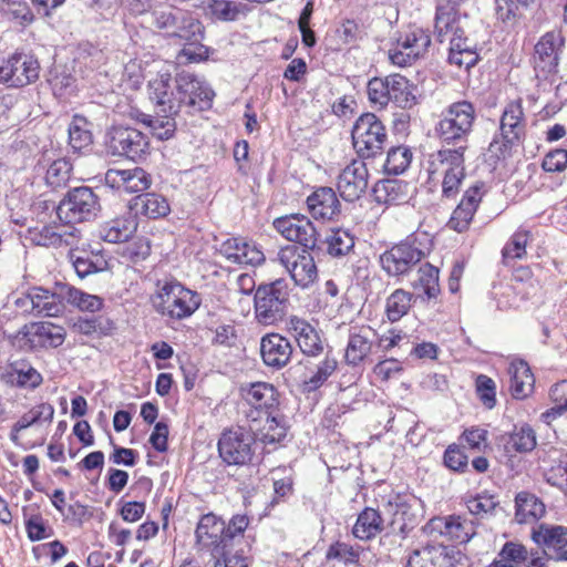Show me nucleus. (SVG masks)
I'll use <instances>...</instances> for the list:
<instances>
[{"label": "nucleus", "mask_w": 567, "mask_h": 567, "mask_svg": "<svg viewBox=\"0 0 567 567\" xmlns=\"http://www.w3.org/2000/svg\"><path fill=\"white\" fill-rule=\"evenodd\" d=\"M174 65L162 60L147 63L143 76L147 79L150 100L157 109V117L141 113L137 120L150 126L158 140H168L176 130L175 116L181 111V100H177L175 83H172Z\"/></svg>", "instance_id": "nucleus-1"}, {"label": "nucleus", "mask_w": 567, "mask_h": 567, "mask_svg": "<svg viewBox=\"0 0 567 567\" xmlns=\"http://www.w3.org/2000/svg\"><path fill=\"white\" fill-rule=\"evenodd\" d=\"M467 146L442 148L430 153L424 162L427 182L441 185L443 198H455L465 178V151Z\"/></svg>", "instance_id": "nucleus-2"}, {"label": "nucleus", "mask_w": 567, "mask_h": 567, "mask_svg": "<svg viewBox=\"0 0 567 567\" xmlns=\"http://www.w3.org/2000/svg\"><path fill=\"white\" fill-rule=\"evenodd\" d=\"M151 302L158 315L173 320H183L199 308L202 298L196 291L171 278L157 280Z\"/></svg>", "instance_id": "nucleus-3"}, {"label": "nucleus", "mask_w": 567, "mask_h": 567, "mask_svg": "<svg viewBox=\"0 0 567 567\" xmlns=\"http://www.w3.org/2000/svg\"><path fill=\"white\" fill-rule=\"evenodd\" d=\"M475 120L474 105L468 101H457L444 109L435 131L446 144L466 142L473 132Z\"/></svg>", "instance_id": "nucleus-4"}, {"label": "nucleus", "mask_w": 567, "mask_h": 567, "mask_svg": "<svg viewBox=\"0 0 567 567\" xmlns=\"http://www.w3.org/2000/svg\"><path fill=\"white\" fill-rule=\"evenodd\" d=\"M290 288L285 279H277L269 285L259 286L255 293V317L264 326L275 324L282 319Z\"/></svg>", "instance_id": "nucleus-5"}, {"label": "nucleus", "mask_w": 567, "mask_h": 567, "mask_svg": "<svg viewBox=\"0 0 567 567\" xmlns=\"http://www.w3.org/2000/svg\"><path fill=\"white\" fill-rule=\"evenodd\" d=\"M310 250L296 245H287L278 250L276 257L293 284L301 289H309L318 279L317 265Z\"/></svg>", "instance_id": "nucleus-6"}, {"label": "nucleus", "mask_w": 567, "mask_h": 567, "mask_svg": "<svg viewBox=\"0 0 567 567\" xmlns=\"http://www.w3.org/2000/svg\"><path fill=\"white\" fill-rule=\"evenodd\" d=\"M40 70V63L35 55L14 52L0 59V84L8 87H24L39 80Z\"/></svg>", "instance_id": "nucleus-7"}, {"label": "nucleus", "mask_w": 567, "mask_h": 567, "mask_svg": "<svg viewBox=\"0 0 567 567\" xmlns=\"http://www.w3.org/2000/svg\"><path fill=\"white\" fill-rule=\"evenodd\" d=\"M383 123L373 113L362 114L352 127V141L361 157H373L379 154L386 141Z\"/></svg>", "instance_id": "nucleus-8"}, {"label": "nucleus", "mask_w": 567, "mask_h": 567, "mask_svg": "<svg viewBox=\"0 0 567 567\" xmlns=\"http://www.w3.org/2000/svg\"><path fill=\"white\" fill-rule=\"evenodd\" d=\"M425 255L426 251L421 247L417 237L411 236L385 250L380 256V262L389 276L398 277L408 274Z\"/></svg>", "instance_id": "nucleus-9"}, {"label": "nucleus", "mask_w": 567, "mask_h": 567, "mask_svg": "<svg viewBox=\"0 0 567 567\" xmlns=\"http://www.w3.org/2000/svg\"><path fill=\"white\" fill-rule=\"evenodd\" d=\"M99 200L90 187L81 186L69 190L56 207L58 218L65 224L89 220L96 215Z\"/></svg>", "instance_id": "nucleus-10"}, {"label": "nucleus", "mask_w": 567, "mask_h": 567, "mask_svg": "<svg viewBox=\"0 0 567 567\" xmlns=\"http://www.w3.org/2000/svg\"><path fill=\"white\" fill-rule=\"evenodd\" d=\"M148 146L147 136L133 127L114 126L106 134V152L113 156L138 161L147 153Z\"/></svg>", "instance_id": "nucleus-11"}, {"label": "nucleus", "mask_w": 567, "mask_h": 567, "mask_svg": "<svg viewBox=\"0 0 567 567\" xmlns=\"http://www.w3.org/2000/svg\"><path fill=\"white\" fill-rule=\"evenodd\" d=\"M254 436L243 427L225 430L218 440V453L227 465L248 464L254 456Z\"/></svg>", "instance_id": "nucleus-12"}, {"label": "nucleus", "mask_w": 567, "mask_h": 567, "mask_svg": "<svg viewBox=\"0 0 567 567\" xmlns=\"http://www.w3.org/2000/svg\"><path fill=\"white\" fill-rule=\"evenodd\" d=\"M526 118L520 101L508 103L501 116L502 143L493 141L489 145L492 152L498 156L504 155L508 148L517 143L525 133Z\"/></svg>", "instance_id": "nucleus-13"}, {"label": "nucleus", "mask_w": 567, "mask_h": 567, "mask_svg": "<svg viewBox=\"0 0 567 567\" xmlns=\"http://www.w3.org/2000/svg\"><path fill=\"white\" fill-rule=\"evenodd\" d=\"M565 39L560 31L546 32L534 48L533 64L538 78H547L557 72Z\"/></svg>", "instance_id": "nucleus-14"}, {"label": "nucleus", "mask_w": 567, "mask_h": 567, "mask_svg": "<svg viewBox=\"0 0 567 567\" xmlns=\"http://www.w3.org/2000/svg\"><path fill=\"white\" fill-rule=\"evenodd\" d=\"M431 44L430 34L421 28H412L398 39L394 48L389 50V59L398 66L411 65L423 56Z\"/></svg>", "instance_id": "nucleus-15"}, {"label": "nucleus", "mask_w": 567, "mask_h": 567, "mask_svg": "<svg viewBox=\"0 0 567 567\" xmlns=\"http://www.w3.org/2000/svg\"><path fill=\"white\" fill-rule=\"evenodd\" d=\"M175 89L177 100H181V106L185 104L198 111H204L212 106L215 96L214 91L205 81L192 73H178L175 79Z\"/></svg>", "instance_id": "nucleus-16"}, {"label": "nucleus", "mask_w": 567, "mask_h": 567, "mask_svg": "<svg viewBox=\"0 0 567 567\" xmlns=\"http://www.w3.org/2000/svg\"><path fill=\"white\" fill-rule=\"evenodd\" d=\"M275 229L288 241L299 244L301 248L315 249L318 231L312 221L305 215L291 214L274 220Z\"/></svg>", "instance_id": "nucleus-17"}, {"label": "nucleus", "mask_w": 567, "mask_h": 567, "mask_svg": "<svg viewBox=\"0 0 567 567\" xmlns=\"http://www.w3.org/2000/svg\"><path fill=\"white\" fill-rule=\"evenodd\" d=\"M460 550L443 545H427L414 550L406 567H467Z\"/></svg>", "instance_id": "nucleus-18"}, {"label": "nucleus", "mask_w": 567, "mask_h": 567, "mask_svg": "<svg viewBox=\"0 0 567 567\" xmlns=\"http://www.w3.org/2000/svg\"><path fill=\"white\" fill-rule=\"evenodd\" d=\"M153 23L157 29L166 30L171 35L184 40L202 34L200 22L178 9L153 12Z\"/></svg>", "instance_id": "nucleus-19"}, {"label": "nucleus", "mask_w": 567, "mask_h": 567, "mask_svg": "<svg viewBox=\"0 0 567 567\" xmlns=\"http://www.w3.org/2000/svg\"><path fill=\"white\" fill-rule=\"evenodd\" d=\"M369 173L365 163L352 161L340 173L337 187L340 196L347 202L359 199L368 188Z\"/></svg>", "instance_id": "nucleus-20"}, {"label": "nucleus", "mask_w": 567, "mask_h": 567, "mask_svg": "<svg viewBox=\"0 0 567 567\" xmlns=\"http://www.w3.org/2000/svg\"><path fill=\"white\" fill-rule=\"evenodd\" d=\"M104 182L106 186L126 194L144 192L152 183L150 175L141 167L110 168L105 173Z\"/></svg>", "instance_id": "nucleus-21"}, {"label": "nucleus", "mask_w": 567, "mask_h": 567, "mask_svg": "<svg viewBox=\"0 0 567 567\" xmlns=\"http://www.w3.org/2000/svg\"><path fill=\"white\" fill-rule=\"evenodd\" d=\"M292 352L291 342L279 333H267L260 340L262 362L274 370L285 368L290 362Z\"/></svg>", "instance_id": "nucleus-22"}, {"label": "nucleus", "mask_w": 567, "mask_h": 567, "mask_svg": "<svg viewBox=\"0 0 567 567\" xmlns=\"http://www.w3.org/2000/svg\"><path fill=\"white\" fill-rule=\"evenodd\" d=\"M219 254L236 265L258 266L265 261V255L257 245L240 237H231L223 241Z\"/></svg>", "instance_id": "nucleus-23"}, {"label": "nucleus", "mask_w": 567, "mask_h": 567, "mask_svg": "<svg viewBox=\"0 0 567 567\" xmlns=\"http://www.w3.org/2000/svg\"><path fill=\"white\" fill-rule=\"evenodd\" d=\"M429 526L431 530H435L460 544L470 542L476 535L475 523L460 515L432 518Z\"/></svg>", "instance_id": "nucleus-24"}, {"label": "nucleus", "mask_w": 567, "mask_h": 567, "mask_svg": "<svg viewBox=\"0 0 567 567\" xmlns=\"http://www.w3.org/2000/svg\"><path fill=\"white\" fill-rule=\"evenodd\" d=\"M288 330L306 355H318L323 351V342L319 331L306 319L291 316Z\"/></svg>", "instance_id": "nucleus-25"}, {"label": "nucleus", "mask_w": 567, "mask_h": 567, "mask_svg": "<svg viewBox=\"0 0 567 567\" xmlns=\"http://www.w3.org/2000/svg\"><path fill=\"white\" fill-rule=\"evenodd\" d=\"M226 524L213 513L202 516L196 527V540L202 548L213 553L217 546L228 545L226 542Z\"/></svg>", "instance_id": "nucleus-26"}, {"label": "nucleus", "mask_w": 567, "mask_h": 567, "mask_svg": "<svg viewBox=\"0 0 567 567\" xmlns=\"http://www.w3.org/2000/svg\"><path fill=\"white\" fill-rule=\"evenodd\" d=\"M307 207L315 219L333 220L341 213V204L331 187H319L307 198Z\"/></svg>", "instance_id": "nucleus-27"}, {"label": "nucleus", "mask_w": 567, "mask_h": 567, "mask_svg": "<svg viewBox=\"0 0 567 567\" xmlns=\"http://www.w3.org/2000/svg\"><path fill=\"white\" fill-rule=\"evenodd\" d=\"M483 198L482 186L474 185L466 189L461 203L454 209L449 225L454 230L462 233L467 229L473 216Z\"/></svg>", "instance_id": "nucleus-28"}, {"label": "nucleus", "mask_w": 567, "mask_h": 567, "mask_svg": "<svg viewBox=\"0 0 567 567\" xmlns=\"http://www.w3.org/2000/svg\"><path fill=\"white\" fill-rule=\"evenodd\" d=\"M241 392L249 405L266 414H272L279 404L277 390L267 382L251 383L247 388H241Z\"/></svg>", "instance_id": "nucleus-29"}, {"label": "nucleus", "mask_w": 567, "mask_h": 567, "mask_svg": "<svg viewBox=\"0 0 567 567\" xmlns=\"http://www.w3.org/2000/svg\"><path fill=\"white\" fill-rule=\"evenodd\" d=\"M32 302L34 313L45 317H58L64 310L63 285L56 291H50L42 287H32Z\"/></svg>", "instance_id": "nucleus-30"}, {"label": "nucleus", "mask_w": 567, "mask_h": 567, "mask_svg": "<svg viewBox=\"0 0 567 567\" xmlns=\"http://www.w3.org/2000/svg\"><path fill=\"white\" fill-rule=\"evenodd\" d=\"M374 332L370 327H361L349 334L344 360L350 365L361 363L372 350Z\"/></svg>", "instance_id": "nucleus-31"}, {"label": "nucleus", "mask_w": 567, "mask_h": 567, "mask_svg": "<svg viewBox=\"0 0 567 567\" xmlns=\"http://www.w3.org/2000/svg\"><path fill=\"white\" fill-rule=\"evenodd\" d=\"M136 229V217L132 213H127L104 223L100 228V237L112 244L124 243L134 235Z\"/></svg>", "instance_id": "nucleus-32"}, {"label": "nucleus", "mask_w": 567, "mask_h": 567, "mask_svg": "<svg viewBox=\"0 0 567 567\" xmlns=\"http://www.w3.org/2000/svg\"><path fill=\"white\" fill-rule=\"evenodd\" d=\"M455 6L449 3L436 9L434 29L440 42L450 41L451 38H463Z\"/></svg>", "instance_id": "nucleus-33"}, {"label": "nucleus", "mask_w": 567, "mask_h": 567, "mask_svg": "<svg viewBox=\"0 0 567 567\" xmlns=\"http://www.w3.org/2000/svg\"><path fill=\"white\" fill-rule=\"evenodd\" d=\"M2 380L12 386L32 390L42 383L43 378L31 364L14 362L2 373Z\"/></svg>", "instance_id": "nucleus-34"}, {"label": "nucleus", "mask_w": 567, "mask_h": 567, "mask_svg": "<svg viewBox=\"0 0 567 567\" xmlns=\"http://www.w3.org/2000/svg\"><path fill=\"white\" fill-rule=\"evenodd\" d=\"M511 391L515 399L522 400L533 393L535 378L524 360H515L509 364Z\"/></svg>", "instance_id": "nucleus-35"}, {"label": "nucleus", "mask_w": 567, "mask_h": 567, "mask_svg": "<svg viewBox=\"0 0 567 567\" xmlns=\"http://www.w3.org/2000/svg\"><path fill=\"white\" fill-rule=\"evenodd\" d=\"M28 334L32 342L44 348H58L64 342L66 337V332L63 327L51 322L32 323L29 328Z\"/></svg>", "instance_id": "nucleus-36"}, {"label": "nucleus", "mask_w": 567, "mask_h": 567, "mask_svg": "<svg viewBox=\"0 0 567 567\" xmlns=\"http://www.w3.org/2000/svg\"><path fill=\"white\" fill-rule=\"evenodd\" d=\"M384 528V520L379 511L365 507L357 518L352 534L361 540H369L379 535Z\"/></svg>", "instance_id": "nucleus-37"}, {"label": "nucleus", "mask_w": 567, "mask_h": 567, "mask_svg": "<svg viewBox=\"0 0 567 567\" xmlns=\"http://www.w3.org/2000/svg\"><path fill=\"white\" fill-rule=\"evenodd\" d=\"M516 520L520 524L533 523L546 512L544 503L534 494L520 492L515 497Z\"/></svg>", "instance_id": "nucleus-38"}, {"label": "nucleus", "mask_w": 567, "mask_h": 567, "mask_svg": "<svg viewBox=\"0 0 567 567\" xmlns=\"http://www.w3.org/2000/svg\"><path fill=\"white\" fill-rule=\"evenodd\" d=\"M133 207L136 209V213L154 219L165 217L171 210L167 199L155 193L136 196Z\"/></svg>", "instance_id": "nucleus-39"}, {"label": "nucleus", "mask_w": 567, "mask_h": 567, "mask_svg": "<svg viewBox=\"0 0 567 567\" xmlns=\"http://www.w3.org/2000/svg\"><path fill=\"white\" fill-rule=\"evenodd\" d=\"M532 538L537 545L544 546L555 554L567 540V527L540 524L533 529Z\"/></svg>", "instance_id": "nucleus-40"}, {"label": "nucleus", "mask_w": 567, "mask_h": 567, "mask_svg": "<svg viewBox=\"0 0 567 567\" xmlns=\"http://www.w3.org/2000/svg\"><path fill=\"white\" fill-rule=\"evenodd\" d=\"M389 102H393L401 109H411L416 104L413 85L406 78L400 74H390Z\"/></svg>", "instance_id": "nucleus-41"}, {"label": "nucleus", "mask_w": 567, "mask_h": 567, "mask_svg": "<svg viewBox=\"0 0 567 567\" xmlns=\"http://www.w3.org/2000/svg\"><path fill=\"white\" fill-rule=\"evenodd\" d=\"M414 295L404 289H395L385 300V315L391 322L403 318L411 309Z\"/></svg>", "instance_id": "nucleus-42"}, {"label": "nucleus", "mask_w": 567, "mask_h": 567, "mask_svg": "<svg viewBox=\"0 0 567 567\" xmlns=\"http://www.w3.org/2000/svg\"><path fill=\"white\" fill-rule=\"evenodd\" d=\"M65 300L81 311L96 312L103 308L104 301L96 295H90L75 287L63 285Z\"/></svg>", "instance_id": "nucleus-43"}, {"label": "nucleus", "mask_w": 567, "mask_h": 567, "mask_svg": "<svg viewBox=\"0 0 567 567\" xmlns=\"http://www.w3.org/2000/svg\"><path fill=\"white\" fill-rule=\"evenodd\" d=\"M478 60L477 53L467 44L463 38H451L449 62L465 70L473 66Z\"/></svg>", "instance_id": "nucleus-44"}, {"label": "nucleus", "mask_w": 567, "mask_h": 567, "mask_svg": "<svg viewBox=\"0 0 567 567\" xmlns=\"http://www.w3.org/2000/svg\"><path fill=\"white\" fill-rule=\"evenodd\" d=\"M414 289H422L427 300L435 299L440 293L439 268L431 264L421 265L417 279L412 282Z\"/></svg>", "instance_id": "nucleus-45"}, {"label": "nucleus", "mask_w": 567, "mask_h": 567, "mask_svg": "<svg viewBox=\"0 0 567 567\" xmlns=\"http://www.w3.org/2000/svg\"><path fill=\"white\" fill-rule=\"evenodd\" d=\"M213 567H248L247 550L228 547L227 545L217 546L210 554Z\"/></svg>", "instance_id": "nucleus-46"}, {"label": "nucleus", "mask_w": 567, "mask_h": 567, "mask_svg": "<svg viewBox=\"0 0 567 567\" xmlns=\"http://www.w3.org/2000/svg\"><path fill=\"white\" fill-rule=\"evenodd\" d=\"M93 142L90 123L83 116L75 115L69 126V143L74 151H82Z\"/></svg>", "instance_id": "nucleus-47"}, {"label": "nucleus", "mask_w": 567, "mask_h": 567, "mask_svg": "<svg viewBox=\"0 0 567 567\" xmlns=\"http://www.w3.org/2000/svg\"><path fill=\"white\" fill-rule=\"evenodd\" d=\"M527 549L519 543L507 542L488 567H517L527 558Z\"/></svg>", "instance_id": "nucleus-48"}, {"label": "nucleus", "mask_w": 567, "mask_h": 567, "mask_svg": "<svg viewBox=\"0 0 567 567\" xmlns=\"http://www.w3.org/2000/svg\"><path fill=\"white\" fill-rule=\"evenodd\" d=\"M327 252L332 257H342L350 252L354 246L353 236L346 229H332L327 236Z\"/></svg>", "instance_id": "nucleus-49"}, {"label": "nucleus", "mask_w": 567, "mask_h": 567, "mask_svg": "<svg viewBox=\"0 0 567 567\" xmlns=\"http://www.w3.org/2000/svg\"><path fill=\"white\" fill-rule=\"evenodd\" d=\"M249 518L246 515H235L226 525V542L228 547L247 550L248 543L245 540L244 532L248 527Z\"/></svg>", "instance_id": "nucleus-50"}, {"label": "nucleus", "mask_w": 567, "mask_h": 567, "mask_svg": "<svg viewBox=\"0 0 567 567\" xmlns=\"http://www.w3.org/2000/svg\"><path fill=\"white\" fill-rule=\"evenodd\" d=\"M412 159V152L405 146L392 147L386 155L384 169L390 175H400L406 171Z\"/></svg>", "instance_id": "nucleus-51"}, {"label": "nucleus", "mask_w": 567, "mask_h": 567, "mask_svg": "<svg viewBox=\"0 0 567 567\" xmlns=\"http://www.w3.org/2000/svg\"><path fill=\"white\" fill-rule=\"evenodd\" d=\"M403 184L395 179L378 182L373 187V195L378 203L392 205L402 199L401 192Z\"/></svg>", "instance_id": "nucleus-52"}, {"label": "nucleus", "mask_w": 567, "mask_h": 567, "mask_svg": "<svg viewBox=\"0 0 567 567\" xmlns=\"http://www.w3.org/2000/svg\"><path fill=\"white\" fill-rule=\"evenodd\" d=\"M338 360L330 352L326 353V357L316 368V371L305 381V384L309 390H317L320 388L337 370Z\"/></svg>", "instance_id": "nucleus-53"}, {"label": "nucleus", "mask_w": 567, "mask_h": 567, "mask_svg": "<svg viewBox=\"0 0 567 567\" xmlns=\"http://www.w3.org/2000/svg\"><path fill=\"white\" fill-rule=\"evenodd\" d=\"M70 260L80 278H85L86 276L103 269L102 260L100 258L96 257V260L94 261L92 257L83 250H71Z\"/></svg>", "instance_id": "nucleus-54"}, {"label": "nucleus", "mask_w": 567, "mask_h": 567, "mask_svg": "<svg viewBox=\"0 0 567 567\" xmlns=\"http://www.w3.org/2000/svg\"><path fill=\"white\" fill-rule=\"evenodd\" d=\"M529 239L528 230H517L502 250L504 264L511 260L522 259L526 255V246Z\"/></svg>", "instance_id": "nucleus-55"}, {"label": "nucleus", "mask_w": 567, "mask_h": 567, "mask_svg": "<svg viewBox=\"0 0 567 567\" xmlns=\"http://www.w3.org/2000/svg\"><path fill=\"white\" fill-rule=\"evenodd\" d=\"M566 393L567 381H561L551 386L550 398L556 403V405L542 414V419L545 422L550 423L553 420L560 416L564 412L567 411V398H564Z\"/></svg>", "instance_id": "nucleus-56"}, {"label": "nucleus", "mask_w": 567, "mask_h": 567, "mask_svg": "<svg viewBox=\"0 0 567 567\" xmlns=\"http://www.w3.org/2000/svg\"><path fill=\"white\" fill-rule=\"evenodd\" d=\"M368 97L373 105L384 107L389 104L390 75L373 78L368 82Z\"/></svg>", "instance_id": "nucleus-57"}, {"label": "nucleus", "mask_w": 567, "mask_h": 567, "mask_svg": "<svg viewBox=\"0 0 567 567\" xmlns=\"http://www.w3.org/2000/svg\"><path fill=\"white\" fill-rule=\"evenodd\" d=\"M508 444H511L516 452H529L534 450L536 446L534 430L527 424L515 427L509 435Z\"/></svg>", "instance_id": "nucleus-58"}, {"label": "nucleus", "mask_w": 567, "mask_h": 567, "mask_svg": "<svg viewBox=\"0 0 567 567\" xmlns=\"http://www.w3.org/2000/svg\"><path fill=\"white\" fill-rule=\"evenodd\" d=\"M70 173L71 164L64 158L56 159L47 169L45 182L53 188L62 187L69 181Z\"/></svg>", "instance_id": "nucleus-59"}, {"label": "nucleus", "mask_w": 567, "mask_h": 567, "mask_svg": "<svg viewBox=\"0 0 567 567\" xmlns=\"http://www.w3.org/2000/svg\"><path fill=\"white\" fill-rule=\"evenodd\" d=\"M498 502L493 495L482 493L474 497L466 499V507L468 512L477 517H486L495 511Z\"/></svg>", "instance_id": "nucleus-60"}, {"label": "nucleus", "mask_w": 567, "mask_h": 567, "mask_svg": "<svg viewBox=\"0 0 567 567\" xmlns=\"http://www.w3.org/2000/svg\"><path fill=\"white\" fill-rule=\"evenodd\" d=\"M287 435L286 426L272 414H267L266 424L260 434V441L265 444H276Z\"/></svg>", "instance_id": "nucleus-61"}, {"label": "nucleus", "mask_w": 567, "mask_h": 567, "mask_svg": "<svg viewBox=\"0 0 567 567\" xmlns=\"http://www.w3.org/2000/svg\"><path fill=\"white\" fill-rule=\"evenodd\" d=\"M476 392L481 402L487 409H493L496 404V384L487 375L480 374L476 379Z\"/></svg>", "instance_id": "nucleus-62"}, {"label": "nucleus", "mask_w": 567, "mask_h": 567, "mask_svg": "<svg viewBox=\"0 0 567 567\" xmlns=\"http://www.w3.org/2000/svg\"><path fill=\"white\" fill-rule=\"evenodd\" d=\"M25 529L29 539L32 542H39L53 535L52 528L45 524L44 519L40 515H32L25 522Z\"/></svg>", "instance_id": "nucleus-63"}, {"label": "nucleus", "mask_w": 567, "mask_h": 567, "mask_svg": "<svg viewBox=\"0 0 567 567\" xmlns=\"http://www.w3.org/2000/svg\"><path fill=\"white\" fill-rule=\"evenodd\" d=\"M542 167L549 173L563 172L567 167V151L557 148L549 152L544 157Z\"/></svg>", "instance_id": "nucleus-64"}]
</instances>
